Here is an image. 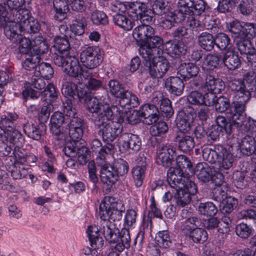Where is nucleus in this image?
Returning <instances> with one entry per match:
<instances>
[{
	"label": "nucleus",
	"instance_id": "obj_1",
	"mask_svg": "<svg viewBox=\"0 0 256 256\" xmlns=\"http://www.w3.org/2000/svg\"><path fill=\"white\" fill-rule=\"evenodd\" d=\"M180 170L171 169L168 174L167 182L170 188L176 190L174 196L176 204L180 207H184L190 204L198 192V188L192 180H182L180 175H178V178H176V176L174 174L176 172L180 174Z\"/></svg>",
	"mask_w": 256,
	"mask_h": 256
},
{
	"label": "nucleus",
	"instance_id": "obj_2",
	"mask_svg": "<svg viewBox=\"0 0 256 256\" xmlns=\"http://www.w3.org/2000/svg\"><path fill=\"white\" fill-rule=\"evenodd\" d=\"M18 116L14 112H6L0 120V135L3 140H6L16 147L20 148L24 144V138L22 133L16 128L15 122Z\"/></svg>",
	"mask_w": 256,
	"mask_h": 256
},
{
	"label": "nucleus",
	"instance_id": "obj_3",
	"mask_svg": "<svg viewBox=\"0 0 256 256\" xmlns=\"http://www.w3.org/2000/svg\"><path fill=\"white\" fill-rule=\"evenodd\" d=\"M129 169L128 163L118 159L113 164L104 162L100 165V176L102 182L110 189L118 180L120 176L126 174Z\"/></svg>",
	"mask_w": 256,
	"mask_h": 256
},
{
	"label": "nucleus",
	"instance_id": "obj_4",
	"mask_svg": "<svg viewBox=\"0 0 256 256\" xmlns=\"http://www.w3.org/2000/svg\"><path fill=\"white\" fill-rule=\"evenodd\" d=\"M204 160L211 164H217L220 170H228L232 166V154L221 144L214 146V148L206 147L202 150Z\"/></svg>",
	"mask_w": 256,
	"mask_h": 256
},
{
	"label": "nucleus",
	"instance_id": "obj_5",
	"mask_svg": "<svg viewBox=\"0 0 256 256\" xmlns=\"http://www.w3.org/2000/svg\"><path fill=\"white\" fill-rule=\"evenodd\" d=\"M245 108L240 104L239 108L230 110L232 124L238 133L242 134L256 132V120L246 116Z\"/></svg>",
	"mask_w": 256,
	"mask_h": 256
},
{
	"label": "nucleus",
	"instance_id": "obj_6",
	"mask_svg": "<svg viewBox=\"0 0 256 256\" xmlns=\"http://www.w3.org/2000/svg\"><path fill=\"white\" fill-rule=\"evenodd\" d=\"M64 112L68 118L66 128L70 137L74 142H78L84 134V120L78 116L75 108L64 110Z\"/></svg>",
	"mask_w": 256,
	"mask_h": 256
},
{
	"label": "nucleus",
	"instance_id": "obj_7",
	"mask_svg": "<svg viewBox=\"0 0 256 256\" xmlns=\"http://www.w3.org/2000/svg\"><path fill=\"white\" fill-rule=\"evenodd\" d=\"M80 60L83 66L88 69L99 66L104 60V52L96 46H88L80 54Z\"/></svg>",
	"mask_w": 256,
	"mask_h": 256
},
{
	"label": "nucleus",
	"instance_id": "obj_8",
	"mask_svg": "<svg viewBox=\"0 0 256 256\" xmlns=\"http://www.w3.org/2000/svg\"><path fill=\"white\" fill-rule=\"evenodd\" d=\"M134 38L138 41L142 42V43H150L156 44V46H162L163 44L162 38L154 34V28L146 24H141L137 26L133 30Z\"/></svg>",
	"mask_w": 256,
	"mask_h": 256
},
{
	"label": "nucleus",
	"instance_id": "obj_9",
	"mask_svg": "<svg viewBox=\"0 0 256 256\" xmlns=\"http://www.w3.org/2000/svg\"><path fill=\"white\" fill-rule=\"evenodd\" d=\"M8 14L6 7L0 4V28L4 29V34L8 38L16 42L19 37L18 30L20 27L10 18Z\"/></svg>",
	"mask_w": 256,
	"mask_h": 256
},
{
	"label": "nucleus",
	"instance_id": "obj_10",
	"mask_svg": "<svg viewBox=\"0 0 256 256\" xmlns=\"http://www.w3.org/2000/svg\"><path fill=\"white\" fill-rule=\"evenodd\" d=\"M42 78L35 76L31 78L30 82L24 84V89L22 90V98L26 102L28 99L36 100L40 95L41 92L33 89L36 88L42 90L46 86V84Z\"/></svg>",
	"mask_w": 256,
	"mask_h": 256
},
{
	"label": "nucleus",
	"instance_id": "obj_11",
	"mask_svg": "<svg viewBox=\"0 0 256 256\" xmlns=\"http://www.w3.org/2000/svg\"><path fill=\"white\" fill-rule=\"evenodd\" d=\"M157 155L158 164L164 168H172V166L176 159V148L170 144L160 146Z\"/></svg>",
	"mask_w": 256,
	"mask_h": 256
},
{
	"label": "nucleus",
	"instance_id": "obj_12",
	"mask_svg": "<svg viewBox=\"0 0 256 256\" xmlns=\"http://www.w3.org/2000/svg\"><path fill=\"white\" fill-rule=\"evenodd\" d=\"M170 67L169 62L166 58H159L158 60L146 63V70L148 72L150 76L154 79L162 78Z\"/></svg>",
	"mask_w": 256,
	"mask_h": 256
},
{
	"label": "nucleus",
	"instance_id": "obj_13",
	"mask_svg": "<svg viewBox=\"0 0 256 256\" xmlns=\"http://www.w3.org/2000/svg\"><path fill=\"white\" fill-rule=\"evenodd\" d=\"M88 101V109L92 114V115L100 112H104L105 110L110 108V97L106 90H104V94L102 96H98L90 98Z\"/></svg>",
	"mask_w": 256,
	"mask_h": 256
},
{
	"label": "nucleus",
	"instance_id": "obj_14",
	"mask_svg": "<svg viewBox=\"0 0 256 256\" xmlns=\"http://www.w3.org/2000/svg\"><path fill=\"white\" fill-rule=\"evenodd\" d=\"M96 231L98 232V235L102 234L110 244L117 242V234L119 232V230L111 221H100Z\"/></svg>",
	"mask_w": 256,
	"mask_h": 256
},
{
	"label": "nucleus",
	"instance_id": "obj_15",
	"mask_svg": "<svg viewBox=\"0 0 256 256\" xmlns=\"http://www.w3.org/2000/svg\"><path fill=\"white\" fill-rule=\"evenodd\" d=\"M174 140L178 150L184 153L190 152L195 146L194 138L190 132H176Z\"/></svg>",
	"mask_w": 256,
	"mask_h": 256
},
{
	"label": "nucleus",
	"instance_id": "obj_16",
	"mask_svg": "<svg viewBox=\"0 0 256 256\" xmlns=\"http://www.w3.org/2000/svg\"><path fill=\"white\" fill-rule=\"evenodd\" d=\"M64 114L56 112H54L50 118V131L52 134L55 136V139L60 140L65 138V133L62 130V124L67 121Z\"/></svg>",
	"mask_w": 256,
	"mask_h": 256
},
{
	"label": "nucleus",
	"instance_id": "obj_17",
	"mask_svg": "<svg viewBox=\"0 0 256 256\" xmlns=\"http://www.w3.org/2000/svg\"><path fill=\"white\" fill-rule=\"evenodd\" d=\"M120 144L124 149L130 154H135L138 152L142 146L140 138L138 135L131 133L122 134Z\"/></svg>",
	"mask_w": 256,
	"mask_h": 256
},
{
	"label": "nucleus",
	"instance_id": "obj_18",
	"mask_svg": "<svg viewBox=\"0 0 256 256\" xmlns=\"http://www.w3.org/2000/svg\"><path fill=\"white\" fill-rule=\"evenodd\" d=\"M246 82L248 85V86L249 88H246L244 82L242 84V86L238 88V91L233 92L234 101L232 102L230 110H232V108H239L240 104H242L244 106H245L246 103L249 100L252 96V92L251 90H250V86L249 84Z\"/></svg>",
	"mask_w": 256,
	"mask_h": 256
},
{
	"label": "nucleus",
	"instance_id": "obj_19",
	"mask_svg": "<svg viewBox=\"0 0 256 256\" xmlns=\"http://www.w3.org/2000/svg\"><path fill=\"white\" fill-rule=\"evenodd\" d=\"M160 46L150 43H142L140 44L138 49L139 54L145 61L144 62V66H146L147 62H152L159 56L158 48Z\"/></svg>",
	"mask_w": 256,
	"mask_h": 256
},
{
	"label": "nucleus",
	"instance_id": "obj_20",
	"mask_svg": "<svg viewBox=\"0 0 256 256\" xmlns=\"http://www.w3.org/2000/svg\"><path fill=\"white\" fill-rule=\"evenodd\" d=\"M140 114L144 118V124L151 125L156 123L159 118L160 111L154 105L146 104L142 105L140 108Z\"/></svg>",
	"mask_w": 256,
	"mask_h": 256
},
{
	"label": "nucleus",
	"instance_id": "obj_21",
	"mask_svg": "<svg viewBox=\"0 0 256 256\" xmlns=\"http://www.w3.org/2000/svg\"><path fill=\"white\" fill-rule=\"evenodd\" d=\"M116 98L119 99V104L122 108L129 109L137 107L140 104L137 96L125 87Z\"/></svg>",
	"mask_w": 256,
	"mask_h": 256
},
{
	"label": "nucleus",
	"instance_id": "obj_22",
	"mask_svg": "<svg viewBox=\"0 0 256 256\" xmlns=\"http://www.w3.org/2000/svg\"><path fill=\"white\" fill-rule=\"evenodd\" d=\"M224 88V84L220 79L216 77L214 72L206 71L204 82V90L220 93Z\"/></svg>",
	"mask_w": 256,
	"mask_h": 256
},
{
	"label": "nucleus",
	"instance_id": "obj_23",
	"mask_svg": "<svg viewBox=\"0 0 256 256\" xmlns=\"http://www.w3.org/2000/svg\"><path fill=\"white\" fill-rule=\"evenodd\" d=\"M77 86L72 82H65L63 83L62 88V93L66 98L63 102V110L67 109L74 108L72 102L76 99V90Z\"/></svg>",
	"mask_w": 256,
	"mask_h": 256
},
{
	"label": "nucleus",
	"instance_id": "obj_24",
	"mask_svg": "<svg viewBox=\"0 0 256 256\" xmlns=\"http://www.w3.org/2000/svg\"><path fill=\"white\" fill-rule=\"evenodd\" d=\"M121 132L120 124L114 122H109L108 124L100 128L99 131V133L102 132V140L104 142H113Z\"/></svg>",
	"mask_w": 256,
	"mask_h": 256
},
{
	"label": "nucleus",
	"instance_id": "obj_25",
	"mask_svg": "<svg viewBox=\"0 0 256 256\" xmlns=\"http://www.w3.org/2000/svg\"><path fill=\"white\" fill-rule=\"evenodd\" d=\"M183 79L178 76H170L164 80V86L168 92L176 96L182 94L184 88Z\"/></svg>",
	"mask_w": 256,
	"mask_h": 256
},
{
	"label": "nucleus",
	"instance_id": "obj_26",
	"mask_svg": "<svg viewBox=\"0 0 256 256\" xmlns=\"http://www.w3.org/2000/svg\"><path fill=\"white\" fill-rule=\"evenodd\" d=\"M25 134L30 138L34 140H39L46 131L45 124L39 122L38 124L27 122L24 126Z\"/></svg>",
	"mask_w": 256,
	"mask_h": 256
},
{
	"label": "nucleus",
	"instance_id": "obj_27",
	"mask_svg": "<svg viewBox=\"0 0 256 256\" xmlns=\"http://www.w3.org/2000/svg\"><path fill=\"white\" fill-rule=\"evenodd\" d=\"M240 152L246 156L254 154L253 158L256 160V140L254 138L247 135L238 143Z\"/></svg>",
	"mask_w": 256,
	"mask_h": 256
},
{
	"label": "nucleus",
	"instance_id": "obj_28",
	"mask_svg": "<svg viewBox=\"0 0 256 256\" xmlns=\"http://www.w3.org/2000/svg\"><path fill=\"white\" fill-rule=\"evenodd\" d=\"M176 124L178 130L184 132H190L191 125L194 121V116L192 114L181 112L176 118Z\"/></svg>",
	"mask_w": 256,
	"mask_h": 256
},
{
	"label": "nucleus",
	"instance_id": "obj_29",
	"mask_svg": "<svg viewBox=\"0 0 256 256\" xmlns=\"http://www.w3.org/2000/svg\"><path fill=\"white\" fill-rule=\"evenodd\" d=\"M118 240L116 243H112V246L114 249L120 252L123 251L125 248L128 249L130 246L131 238L128 228H122L117 234Z\"/></svg>",
	"mask_w": 256,
	"mask_h": 256
},
{
	"label": "nucleus",
	"instance_id": "obj_30",
	"mask_svg": "<svg viewBox=\"0 0 256 256\" xmlns=\"http://www.w3.org/2000/svg\"><path fill=\"white\" fill-rule=\"evenodd\" d=\"M200 72V68L196 64L192 62L182 63L178 68V74L183 80H188L192 78H197Z\"/></svg>",
	"mask_w": 256,
	"mask_h": 256
},
{
	"label": "nucleus",
	"instance_id": "obj_31",
	"mask_svg": "<svg viewBox=\"0 0 256 256\" xmlns=\"http://www.w3.org/2000/svg\"><path fill=\"white\" fill-rule=\"evenodd\" d=\"M222 60L225 66L230 70L238 68L241 65L238 53L232 50L226 51L223 54Z\"/></svg>",
	"mask_w": 256,
	"mask_h": 256
},
{
	"label": "nucleus",
	"instance_id": "obj_32",
	"mask_svg": "<svg viewBox=\"0 0 256 256\" xmlns=\"http://www.w3.org/2000/svg\"><path fill=\"white\" fill-rule=\"evenodd\" d=\"M52 5L54 18L58 21L64 20L70 10L66 0H53Z\"/></svg>",
	"mask_w": 256,
	"mask_h": 256
},
{
	"label": "nucleus",
	"instance_id": "obj_33",
	"mask_svg": "<svg viewBox=\"0 0 256 256\" xmlns=\"http://www.w3.org/2000/svg\"><path fill=\"white\" fill-rule=\"evenodd\" d=\"M64 72L70 76L78 78L83 75L84 70L80 64L78 58L73 56Z\"/></svg>",
	"mask_w": 256,
	"mask_h": 256
},
{
	"label": "nucleus",
	"instance_id": "obj_34",
	"mask_svg": "<svg viewBox=\"0 0 256 256\" xmlns=\"http://www.w3.org/2000/svg\"><path fill=\"white\" fill-rule=\"evenodd\" d=\"M175 160H176V166L178 168H169L168 170L167 176H168V174L171 169H174L175 170H178L180 171V174H177L176 172H174V175H176V178H178V175H180V177L182 178V180H186V178L183 176L184 170H190L192 166V162L186 156L182 154L178 155L176 158Z\"/></svg>",
	"mask_w": 256,
	"mask_h": 256
},
{
	"label": "nucleus",
	"instance_id": "obj_35",
	"mask_svg": "<svg viewBox=\"0 0 256 256\" xmlns=\"http://www.w3.org/2000/svg\"><path fill=\"white\" fill-rule=\"evenodd\" d=\"M199 46L206 52H211L214 48V36L210 33L202 32L198 38Z\"/></svg>",
	"mask_w": 256,
	"mask_h": 256
},
{
	"label": "nucleus",
	"instance_id": "obj_36",
	"mask_svg": "<svg viewBox=\"0 0 256 256\" xmlns=\"http://www.w3.org/2000/svg\"><path fill=\"white\" fill-rule=\"evenodd\" d=\"M194 174L198 178L204 182H209L212 178V170L206 162H199L195 168Z\"/></svg>",
	"mask_w": 256,
	"mask_h": 256
},
{
	"label": "nucleus",
	"instance_id": "obj_37",
	"mask_svg": "<svg viewBox=\"0 0 256 256\" xmlns=\"http://www.w3.org/2000/svg\"><path fill=\"white\" fill-rule=\"evenodd\" d=\"M59 92L52 84H48L45 89L41 92V100L46 103L52 104L58 98Z\"/></svg>",
	"mask_w": 256,
	"mask_h": 256
},
{
	"label": "nucleus",
	"instance_id": "obj_38",
	"mask_svg": "<svg viewBox=\"0 0 256 256\" xmlns=\"http://www.w3.org/2000/svg\"><path fill=\"white\" fill-rule=\"evenodd\" d=\"M87 25L86 20L82 14L76 16L74 20L70 26V30L75 35L81 36L84 33Z\"/></svg>",
	"mask_w": 256,
	"mask_h": 256
},
{
	"label": "nucleus",
	"instance_id": "obj_39",
	"mask_svg": "<svg viewBox=\"0 0 256 256\" xmlns=\"http://www.w3.org/2000/svg\"><path fill=\"white\" fill-rule=\"evenodd\" d=\"M12 14L14 18L12 20L18 24L21 30L32 18L30 12L26 8H20L14 11Z\"/></svg>",
	"mask_w": 256,
	"mask_h": 256
},
{
	"label": "nucleus",
	"instance_id": "obj_40",
	"mask_svg": "<svg viewBox=\"0 0 256 256\" xmlns=\"http://www.w3.org/2000/svg\"><path fill=\"white\" fill-rule=\"evenodd\" d=\"M184 19L185 16L170 12L161 22L160 25L164 29H170L174 26V24L180 23Z\"/></svg>",
	"mask_w": 256,
	"mask_h": 256
},
{
	"label": "nucleus",
	"instance_id": "obj_41",
	"mask_svg": "<svg viewBox=\"0 0 256 256\" xmlns=\"http://www.w3.org/2000/svg\"><path fill=\"white\" fill-rule=\"evenodd\" d=\"M182 42H168L166 44V50L168 54L172 57H177L184 54L186 51V47Z\"/></svg>",
	"mask_w": 256,
	"mask_h": 256
},
{
	"label": "nucleus",
	"instance_id": "obj_42",
	"mask_svg": "<svg viewBox=\"0 0 256 256\" xmlns=\"http://www.w3.org/2000/svg\"><path fill=\"white\" fill-rule=\"evenodd\" d=\"M96 230V226H90L86 230V233L92 248L96 250L103 246L104 240L98 236V232Z\"/></svg>",
	"mask_w": 256,
	"mask_h": 256
},
{
	"label": "nucleus",
	"instance_id": "obj_43",
	"mask_svg": "<svg viewBox=\"0 0 256 256\" xmlns=\"http://www.w3.org/2000/svg\"><path fill=\"white\" fill-rule=\"evenodd\" d=\"M238 204V200L232 196H229L225 201L220 202V210L224 215L222 216H232V212L236 208Z\"/></svg>",
	"mask_w": 256,
	"mask_h": 256
},
{
	"label": "nucleus",
	"instance_id": "obj_44",
	"mask_svg": "<svg viewBox=\"0 0 256 256\" xmlns=\"http://www.w3.org/2000/svg\"><path fill=\"white\" fill-rule=\"evenodd\" d=\"M48 49L45 39L41 35L39 34L33 38L32 54H38L40 58L42 55L48 52Z\"/></svg>",
	"mask_w": 256,
	"mask_h": 256
},
{
	"label": "nucleus",
	"instance_id": "obj_45",
	"mask_svg": "<svg viewBox=\"0 0 256 256\" xmlns=\"http://www.w3.org/2000/svg\"><path fill=\"white\" fill-rule=\"evenodd\" d=\"M110 220L114 222L120 220L122 212L125 210V207L122 201L110 202Z\"/></svg>",
	"mask_w": 256,
	"mask_h": 256
},
{
	"label": "nucleus",
	"instance_id": "obj_46",
	"mask_svg": "<svg viewBox=\"0 0 256 256\" xmlns=\"http://www.w3.org/2000/svg\"><path fill=\"white\" fill-rule=\"evenodd\" d=\"M70 44L68 38L61 36H56L54 39V44L51 50L58 52H68Z\"/></svg>",
	"mask_w": 256,
	"mask_h": 256
},
{
	"label": "nucleus",
	"instance_id": "obj_47",
	"mask_svg": "<svg viewBox=\"0 0 256 256\" xmlns=\"http://www.w3.org/2000/svg\"><path fill=\"white\" fill-rule=\"evenodd\" d=\"M114 24L125 30H131L134 23L132 22L126 15L116 14L112 16Z\"/></svg>",
	"mask_w": 256,
	"mask_h": 256
},
{
	"label": "nucleus",
	"instance_id": "obj_48",
	"mask_svg": "<svg viewBox=\"0 0 256 256\" xmlns=\"http://www.w3.org/2000/svg\"><path fill=\"white\" fill-rule=\"evenodd\" d=\"M214 46L221 51L229 50L232 46L230 38L224 32H220L214 36Z\"/></svg>",
	"mask_w": 256,
	"mask_h": 256
},
{
	"label": "nucleus",
	"instance_id": "obj_49",
	"mask_svg": "<svg viewBox=\"0 0 256 256\" xmlns=\"http://www.w3.org/2000/svg\"><path fill=\"white\" fill-rule=\"evenodd\" d=\"M112 112L110 108L105 110L104 112H99L92 115V120L96 126L99 128L102 127L112 122L111 118L112 116Z\"/></svg>",
	"mask_w": 256,
	"mask_h": 256
},
{
	"label": "nucleus",
	"instance_id": "obj_50",
	"mask_svg": "<svg viewBox=\"0 0 256 256\" xmlns=\"http://www.w3.org/2000/svg\"><path fill=\"white\" fill-rule=\"evenodd\" d=\"M232 105V104H230V98L228 97L221 96L216 98L214 106L216 111L218 112L222 113L228 110V112L229 114L228 118H231L230 107Z\"/></svg>",
	"mask_w": 256,
	"mask_h": 256
},
{
	"label": "nucleus",
	"instance_id": "obj_51",
	"mask_svg": "<svg viewBox=\"0 0 256 256\" xmlns=\"http://www.w3.org/2000/svg\"><path fill=\"white\" fill-rule=\"evenodd\" d=\"M199 212L207 216H214L218 212V209L216 204L210 202H200L198 206Z\"/></svg>",
	"mask_w": 256,
	"mask_h": 256
},
{
	"label": "nucleus",
	"instance_id": "obj_52",
	"mask_svg": "<svg viewBox=\"0 0 256 256\" xmlns=\"http://www.w3.org/2000/svg\"><path fill=\"white\" fill-rule=\"evenodd\" d=\"M189 32L190 30L186 26H181L174 28L172 32L171 35L175 40L185 43L186 39L190 37L192 38Z\"/></svg>",
	"mask_w": 256,
	"mask_h": 256
},
{
	"label": "nucleus",
	"instance_id": "obj_53",
	"mask_svg": "<svg viewBox=\"0 0 256 256\" xmlns=\"http://www.w3.org/2000/svg\"><path fill=\"white\" fill-rule=\"evenodd\" d=\"M158 244L160 247L166 248L172 244V236L167 230L160 231L156 236Z\"/></svg>",
	"mask_w": 256,
	"mask_h": 256
},
{
	"label": "nucleus",
	"instance_id": "obj_54",
	"mask_svg": "<svg viewBox=\"0 0 256 256\" xmlns=\"http://www.w3.org/2000/svg\"><path fill=\"white\" fill-rule=\"evenodd\" d=\"M72 57L69 55L68 52H54L53 56V61L56 66L61 67L64 72V69L66 68Z\"/></svg>",
	"mask_w": 256,
	"mask_h": 256
},
{
	"label": "nucleus",
	"instance_id": "obj_55",
	"mask_svg": "<svg viewBox=\"0 0 256 256\" xmlns=\"http://www.w3.org/2000/svg\"><path fill=\"white\" fill-rule=\"evenodd\" d=\"M178 14L192 16V12L193 0H176Z\"/></svg>",
	"mask_w": 256,
	"mask_h": 256
},
{
	"label": "nucleus",
	"instance_id": "obj_56",
	"mask_svg": "<svg viewBox=\"0 0 256 256\" xmlns=\"http://www.w3.org/2000/svg\"><path fill=\"white\" fill-rule=\"evenodd\" d=\"M186 236L193 242L197 244L204 243L208 239L206 231L202 228H196Z\"/></svg>",
	"mask_w": 256,
	"mask_h": 256
},
{
	"label": "nucleus",
	"instance_id": "obj_57",
	"mask_svg": "<svg viewBox=\"0 0 256 256\" xmlns=\"http://www.w3.org/2000/svg\"><path fill=\"white\" fill-rule=\"evenodd\" d=\"M236 46L240 54H245L246 56L256 50L250 42V40L247 38H241L238 40Z\"/></svg>",
	"mask_w": 256,
	"mask_h": 256
},
{
	"label": "nucleus",
	"instance_id": "obj_58",
	"mask_svg": "<svg viewBox=\"0 0 256 256\" xmlns=\"http://www.w3.org/2000/svg\"><path fill=\"white\" fill-rule=\"evenodd\" d=\"M37 74H39L43 78L50 79L54 74V70L51 65L47 62H40L36 67Z\"/></svg>",
	"mask_w": 256,
	"mask_h": 256
},
{
	"label": "nucleus",
	"instance_id": "obj_59",
	"mask_svg": "<svg viewBox=\"0 0 256 256\" xmlns=\"http://www.w3.org/2000/svg\"><path fill=\"white\" fill-rule=\"evenodd\" d=\"M216 125L225 132L226 134H230L232 132V127L234 126L232 120H228L224 116H218L216 118Z\"/></svg>",
	"mask_w": 256,
	"mask_h": 256
},
{
	"label": "nucleus",
	"instance_id": "obj_60",
	"mask_svg": "<svg viewBox=\"0 0 256 256\" xmlns=\"http://www.w3.org/2000/svg\"><path fill=\"white\" fill-rule=\"evenodd\" d=\"M41 58L38 54H30L27 55L24 61L22 62V66L26 70H30L34 68L36 70V67L40 62Z\"/></svg>",
	"mask_w": 256,
	"mask_h": 256
},
{
	"label": "nucleus",
	"instance_id": "obj_61",
	"mask_svg": "<svg viewBox=\"0 0 256 256\" xmlns=\"http://www.w3.org/2000/svg\"><path fill=\"white\" fill-rule=\"evenodd\" d=\"M256 36V24L243 22L242 38L252 40Z\"/></svg>",
	"mask_w": 256,
	"mask_h": 256
},
{
	"label": "nucleus",
	"instance_id": "obj_62",
	"mask_svg": "<svg viewBox=\"0 0 256 256\" xmlns=\"http://www.w3.org/2000/svg\"><path fill=\"white\" fill-rule=\"evenodd\" d=\"M152 10L157 15L166 14L169 10L168 3L166 0H154Z\"/></svg>",
	"mask_w": 256,
	"mask_h": 256
},
{
	"label": "nucleus",
	"instance_id": "obj_63",
	"mask_svg": "<svg viewBox=\"0 0 256 256\" xmlns=\"http://www.w3.org/2000/svg\"><path fill=\"white\" fill-rule=\"evenodd\" d=\"M127 9L129 12L136 14L137 18L148 8L146 4L140 2L130 3Z\"/></svg>",
	"mask_w": 256,
	"mask_h": 256
},
{
	"label": "nucleus",
	"instance_id": "obj_64",
	"mask_svg": "<svg viewBox=\"0 0 256 256\" xmlns=\"http://www.w3.org/2000/svg\"><path fill=\"white\" fill-rule=\"evenodd\" d=\"M160 108L163 117L169 118L174 114V111L171 105V102L168 98L162 99Z\"/></svg>",
	"mask_w": 256,
	"mask_h": 256
}]
</instances>
